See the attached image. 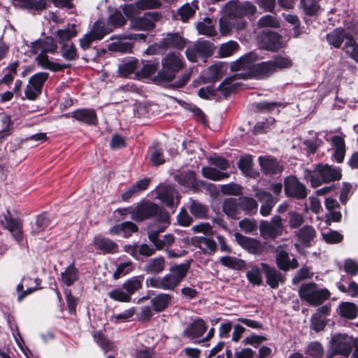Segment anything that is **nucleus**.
Listing matches in <instances>:
<instances>
[{
	"instance_id": "nucleus-62",
	"label": "nucleus",
	"mask_w": 358,
	"mask_h": 358,
	"mask_svg": "<svg viewBox=\"0 0 358 358\" xmlns=\"http://www.w3.org/2000/svg\"><path fill=\"white\" fill-rule=\"evenodd\" d=\"M108 296L117 301L128 303L131 301V296L127 292H124L120 289H114L108 292Z\"/></svg>"
},
{
	"instance_id": "nucleus-44",
	"label": "nucleus",
	"mask_w": 358,
	"mask_h": 358,
	"mask_svg": "<svg viewBox=\"0 0 358 358\" xmlns=\"http://www.w3.org/2000/svg\"><path fill=\"white\" fill-rule=\"evenodd\" d=\"M143 277L141 275L134 276L127 280L122 285V288L126 290L129 296H131L136 291L142 287Z\"/></svg>"
},
{
	"instance_id": "nucleus-28",
	"label": "nucleus",
	"mask_w": 358,
	"mask_h": 358,
	"mask_svg": "<svg viewBox=\"0 0 358 358\" xmlns=\"http://www.w3.org/2000/svg\"><path fill=\"white\" fill-rule=\"evenodd\" d=\"M94 245L103 253L115 254L118 252L119 247L116 243L108 238L96 236L94 239Z\"/></svg>"
},
{
	"instance_id": "nucleus-43",
	"label": "nucleus",
	"mask_w": 358,
	"mask_h": 358,
	"mask_svg": "<svg viewBox=\"0 0 358 358\" xmlns=\"http://www.w3.org/2000/svg\"><path fill=\"white\" fill-rule=\"evenodd\" d=\"M237 78H241L236 73L225 78L218 86L217 90L221 91L222 94L227 97L230 94V93L234 91L236 86L237 83H235L234 81Z\"/></svg>"
},
{
	"instance_id": "nucleus-33",
	"label": "nucleus",
	"mask_w": 358,
	"mask_h": 358,
	"mask_svg": "<svg viewBox=\"0 0 358 358\" xmlns=\"http://www.w3.org/2000/svg\"><path fill=\"white\" fill-rule=\"evenodd\" d=\"M76 24H68L66 28L58 29L56 36L59 38L60 44L69 43L72 38L76 37L78 33Z\"/></svg>"
},
{
	"instance_id": "nucleus-3",
	"label": "nucleus",
	"mask_w": 358,
	"mask_h": 358,
	"mask_svg": "<svg viewBox=\"0 0 358 358\" xmlns=\"http://www.w3.org/2000/svg\"><path fill=\"white\" fill-rule=\"evenodd\" d=\"M185 66V60L181 54L169 52L162 59V69L158 71L154 78L157 83L173 80L176 74L181 71Z\"/></svg>"
},
{
	"instance_id": "nucleus-39",
	"label": "nucleus",
	"mask_w": 358,
	"mask_h": 358,
	"mask_svg": "<svg viewBox=\"0 0 358 358\" xmlns=\"http://www.w3.org/2000/svg\"><path fill=\"white\" fill-rule=\"evenodd\" d=\"M240 210H243L246 214H255L257 212L258 203L251 197L241 196L238 198Z\"/></svg>"
},
{
	"instance_id": "nucleus-26",
	"label": "nucleus",
	"mask_w": 358,
	"mask_h": 358,
	"mask_svg": "<svg viewBox=\"0 0 358 358\" xmlns=\"http://www.w3.org/2000/svg\"><path fill=\"white\" fill-rule=\"evenodd\" d=\"M176 194L173 186L171 185H160L157 189V198L169 207L173 206Z\"/></svg>"
},
{
	"instance_id": "nucleus-24",
	"label": "nucleus",
	"mask_w": 358,
	"mask_h": 358,
	"mask_svg": "<svg viewBox=\"0 0 358 358\" xmlns=\"http://www.w3.org/2000/svg\"><path fill=\"white\" fill-rule=\"evenodd\" d=\"M207 329L206 323L201 318H196L182 332V336L189 339L200 338Z\"/></svg>"
},
{
	"instance_id": "nucleus-16",
	"label": "nucleus",
	"mask_w": 358,
	"mask_h": 358,
	"mask_svg": "<svg viewBox=\"0 0 358 358\" xmlns=\"http://www.w3.org/2000/svg\"><path fill=\"white\" fill-rule=\"evenodd\" d=\"M1 224L10 232L13 238L17 243L23 240L22 221L19 218L13 217L9 210H7L6 215H4V220H1Z\"/></svg>"
},
{
	"instance_id": "nucleus-45",
	"label": "nucleus",
	"mask_w": 358,
	"mask_h": 358,
	"mask_svg": "<svg viewBox=\"0 0 358 358\" xmlns=\"http://www.w3.org/2000/svg\"><path fill=\"white\" fill-rule=\"evenodd\" d=\"M342 49L349 57L358 64V43L354 37L345 41Z\"/></svg>"
},
{
	"instance_id": "nucleus-23",
	"label": "nucleus",
	"mask_w": 358,
	"mask_h": 358,
	"mask_svg": "<svg viewBox=\"0 0 358 358\" xmlns=\"http://www.w3.org/2000/svg\"><path fill=\"white\" fill-rule=\"evenodd\" d=\"M261 266L265 273L266 283L271 288L276 289L278 287L280 283L285 282V276L275 267L270 266L265 263H261Z\"/></svg>"
},
{
	"instance_id": "nucleus-21",
	"label": "nucleus",
	"mask_w": 358,
	"mask_h": 358,
	"mask_svg": "<svg viewBox=\"0 0 358 358\" xmlns=\"http://www.w3.org/2000/svg\"><path fill=\"white\" fill-rule=\"evenodd\" d=\"M187 40L178 33H168L159 42V47L163 49L175 48L182 50L187 45Z\"/></svg>"
},
{
	"instance_id": "nucleus-2",
	"label": "nucleus",
	"mask_w": 358,
	"mask_h": 358,
	"mask_svg": "<svg viewBox=\"0 0 358 358\" xmlns=\"http://www.w3.org/2000/svg\"><path fill=\"white\" fill-rule=\"evenodd\" d=\"M31 48L33 54H38L40 52L36 57V61L42 68L57 71L69 67V64H60L49 60L47 54H54L57 50V45L52 37L38 39L31 43Z\"/></svg>"
},
{
	"instance_id": "nucleus-8",
	"label": "nucleus",
	"mask_w": 358,
	"mask_h": 358,
	"mask_svg": "<svg viewBox=\"0 0 358 358\" xmlns=\"http://www.w3.org/2000/svg\"><path fill=\"white\" fill-rule=\"evenodd\" d=\"M110 31L111 29L106 27L103 21L98 20L95 22L90 31L79 38L78 42L80 48L83 50L89 49L94 41L101 40Z\"/></svg>"
},
{
	"instance_id": "nucleus-34",
	"label": "nucleus",
	"mask_w": 358,
	"mask_h": 358,
	"mask_svg": "<svg viewBox=\"0 0 358 358\" xmlns=\"http://www.w3.org/2000/svg\"><path fill=\"white\" fill-rule=\"evenodd\" d=\"M197 245L205 255H213L217 248V244L214 239L203 236L198 238Z\"/></svg>"
},
{
	"instance_id": "nucleus-11",
	"label": "nucleus",
	"mask_w": 358,
	"mask_h": 358,
	"mask_svg": "<svg viewBox=\"0 0 358 358\" xmlns=\"http://www.w3.org/2000/svg\"><path fill=\"white\" fill-rule=\"evenodd\" d=\"M163 223L159 225L156 226V224H150L148 227V237L150 242L153 243L157 250H162L164 248L166 249V245H165L164 241V236H163V239H160L159 238V234L163 232L170 224L169 215H163L161 217Z\"/></svg>"
},
{
	"instance_id": "nucleus-49",
	"label": "nucleus",
	"mask_w": 358,
	"mask_h": 358,
	"mask_svg": "<svg viewBox=\"0 0 358 358\" xmlns=\"http://www.w3.org/2000/svg\"><path fill=\"white\" fill-rule=\"evenodd\" d=\"M138 64V62L137 59H131L123 62L118 66V75L122 77H127L136 69Z\"/></svg>"
},
{
	"instance_id": "nucleus-51",
	"label": "nucleus",
	"mask_w": 358,
	"mask_h": 358,
	"mask_svg": "<svg viewBox=\"0 0 358 358\" xmlns=\"http://www.w3.org/2000/svg\"><path fill=\"white\" fill-rule=\"evenodd\" d=\"M61 45V54L66 60L73 61L78 58L77 49L73 43Z\"/></svg>"
},
{
	"instance_id": "nucleus-42",
	"label": "nucleus",
	"mask_w": 358,
	"mask_h": 358,
	"mask_svg": "<svg viewBox=\"0 0 358 358\" xmlns=\"http://www.w3.org/2000/svg\"><path fill=\"white\" fill-rule=\"evenodd\" d=\"M196 29L200 34L208 36H214L216 34L212 20L208 17H204L202 21L196 24Z\"/></svg>"
},
{
	"instance_id": "nucleus-25",
	"label": "nucleus",
	"mask_w": 358,
	"mask_h": 358,
	"mask_svg": "<svg viewBox=\"0 0 358 358\" xmlns=\"http://www.w3.org/2000/svg\"><path fill=\"white\" fill-rule=\"evenodd\" d=\"M71 117L88 125H95L97 123V116L94 109L82 108L74 110L71 113Z\"/></svg>"
},
{
	"instance_id": "nucleus-63",
	"label": "nucleus",
	"mask_w": 358,
	"mask_h": 358,
	"mask_svg": "<svg viewBox=\"0 0 358 358\" xmlns=\"http://www.w3.org/2000/svg\"><path fill=\"white\" fill-rule=\"evenodd\" d=\"M126 22V18L119 10H115L108 17V24L114 27H122Z\"/></svg>"
},
{
	"instance_id": "nucleus-13",
	"label": "nucleus",
	"mask_w": 358,
	"mask_h": 358,
	"mask_svg": "<svg viewBox=\"0 0 358 358\" xmlns=\"http://www.w3.org/2000/svg\"><path fill=\"white\" fill-rule=\"evenodd\" d=\"M261 236L265 239H275L282 234L283 225L280 216H274L271 222L262 221L259 226Z\"/></svg>"
},
{
	"instance_id": "nucleus-52",
	"label": "nucleus",
	"mask_w": 358,
	"mask_h": 358,
	"mask_svg": "<svg viewBox=\"0 0 358 358\" xmlns=\"http://www.w3.org/2000/svg\"><path fill=\"white\" fill-rule=\"evenodd\" d=\"M134 8L139 10L157 9L162 7L160 0H138L134 3Z\"/></svg>"
},
{
	"instance_id": "nucleus-48",
	"label": "nucleus",
	"mask_w": 358,
	"mask_h": 358,
	"mask_svg": "<svg viewBox=\"0 0 358 358\" xmlns=\"http://www.w3.org/2000/svg\"><path fill=\"white\" fill-rule=\"evenodd\" d=\"M248 280L254 286H259L262 283V274L261 269L257 266H252L246 272Z\"/></svg>"
},
{
	"instance_id": "nucleus-53",
	"label": "nucleus",
	"mask_w": 358,
	"mask_h": 358,
	"mask_svg": "<svg viewBox=\"0 0 358 358\" xmlns=\"http://www.w3.org/2000/svg\"><path fill=\"white\" fill-rule=\"evenodd\" d=\"M78 279V271L73 266H69L64 272L62 273L63 282L71 286Z\"/></svg>"
},
{
	"instance_id": "nucleus-57",
	"label": "nucleus",
	"mask_w": 358,
	"mask_h": 358,
	"mask_svg": "<svg viewBox=\"0 0 358 358\" xmlns=\"http://www.w3.org/2000/svg\"><path fill=\"white\" fill-rule=\"evenodd\" d=\"M238 44L233 41L222 44L219 50V54L221 57H227L233 55L238 50Z\"/></svg>"
},
{
	"instance_id": "nucleus-1",
	"label": "nucleus",
	"mask_w": 358,
	"mask_h": 358,
	"mask_svg": "<svg viewBox=\"0 0 358 358\" xmlns=\"http://www.w3.org/2000/svg\"><path fill=\"white\" fill-rule=\"evenodd\" d=\"M224 14L220 19V31L222 35L229 34L233 28L243 29L247 22L243 18L257 12L256 6L250 1H230L224 6Z\"/></svg>"
},
{
	"instance_id": "nucleus-4",
	"label": "nucleus",
	"mask_w": 358,
	"mask_h": 358,
	"mask_svg": "<svg viewBox=\"0 0 358 358\" xmlns=\"http://www.w3.org/2000/svg\"><path fill=\"white\" fill-rule=\"evenodd\" d=\"M292 61L287 57H275L273 59L255 64L250 71V77L265 79L278 71L292 66Z\"/></svg>"
},
{
	"instance_id": "nucleus-14",
	"label": "nucleus",
	"mask_w": 358,
	"mask_h": 358,
	"mask_svg": "<svg viewBox=\"0 0 358 358\" xmlns=\"http://www.w3.org/2000/svg\"><path fill=\"white\" fill-rule=\"evenodd\" d=\"M161 17L159 12H148L141 17L131 20L130 26L134 30L150 31L155 28V22Z\"/></svg>"
},
{
	"instance_id": "nucleus-19",
	"label": "nucleus",
	"mask_w": 358,
	"mask_h": 358,
	"mask_svg": "<svg viewBox=\"0 0 358 358\" xmlns=\"http://www.w3.org/2000/svg\"><path fill=\"white\" fill-rule=\"evenodd\" d=\"M355 341L348 336H338L333 339L331 350L334 354L348 357L350 354Z\"/></svg>"
},
{
	"instance_id": "nucleus-37",
	"label": "nucleus",
	"mask_w": 358,
	"mask_h": 358,
	"mask_svg": "<svg viewBox=\"0 0 358 358\" xmlns=\"http://www.w3.org/2000/svg\"><path fill=\"white\" fill-rule=\"evenodd\" d=\"M19 64L18 61H15L8 64V65L3 69V76L0 80V84L9 85L13 83L14 77L17 74Z\"/></svg>"
},
{
	"instance_id": "nucleus-5",
	"label": "nucleus",
	"mask_w": 358,
	"mask_h": 358,
	"mask_svg": "<svg viewBox=\"0 0 358 358\" xmlns=\"http://www.w3.org/2000/svg\"><path fill=\"white\" fill-rule=\"evenodd\" d=\"M131 218L138 222H143L145 220L154 218L156 226L163 223L161 217L169 215V214L161 209L157 204L146 201L138 203L131 211Z\"/></svg>"
},
{
	"instance_id": "nucleus-54",
	"label": "nucleus",
	"mask_w": 358,
	"mask_h": 358,
	"mask_svg": "<svg viewBox=\"0 0 358 358\" xmlns=\"http://www.w3.org/2000/svg\"><path fill=\"white\" fill-rule=\"evenodd\" d=\"M301 8L306 15H315L320 10V5L317 0H301Z\"/></svg>"
},
{
	"instance_id": "nucleus-12",
	"label": "nucleus",
	"mask_w": 358,
	"mask_h": 358,
	"mask_svg": "<svg viewBox=\"0 0 358 358\" xmlns=\"http://www.w3.org/2000/svg\"><path fill=\"white\" fill-rule=\"evenodd\" d=\"M49 74L46 72H39L33 75L29 80L24 90L27 99L35 100L42 92V88L48 78Z\"/></svg>"
},
{
	"instance_id": "nucleus-17",
	"label": "nucleus",
	"mask_w": 358,
	"mask_h": 358,
	"mask_svg": "<svg viewBox=\"0 0 358 358\" xmlns=\"http://www.w3.org/2000/svg\"><path fill=\"white\" fill-rule=\"evenodd\" d=\"M234 237L238 244L251 254L260 255L264 251V245L255 238L245 236L238 232L234 234Z\"/></svg>"
},
{
	"instance_id": "nucleus-7",
	"label": "nucleus",
	"mask_w": 358,
	"mask_h": 358,
	"mask_svg": "<svg viewBox=\"0 0 358 358\" xmlns=\"http://www.w3.org/2000/svg\"><path fill=\"white\" fill-rule=\"evenodd\" d=\"M342 174L339 169L328 164H317L314 173L310 176V183L313 187L320 186L322 182L338 180Z\"/></svg>"
},
{
	"instance_id": "nucleus-41",
	"label": "nucleus",
	"mask_w": 358,
	"mask_h": 358,
	"mask_svg": "<svg viewBox=\"0 0 358 358\" xmlns=\"http://www.w3.org/2000/svg\"><path fill=\"white\" fill-rule=\"evenodd\" d=\"M13 130V122L10 116L3 115L0 117V140H4L11 135Z\"/></svg>"
},
{
	"instance_id": "nucleus-64",
	"label": "nucleus",
	"mask_w": 358,
	"mask_h": 358,
	"mask_svg": "<svg viewBox=\"0 0 358 358\" xmlns=\"http://www.w3.org/2000/svg\"><path fill=\"white\" fill-rule=\"evenodd\" d=\"M304 222L302 214L296 211L289 213V226L291 229H299Z\"/></svg>"
},
{
	"instance_id": "nucleus-6",
	"label": "nucleus",
	"mask_w": 358,
	"mask_h": 358,
	"mask_svg": "<svg viewBox=\"0 0 358 358\" xmlns=\"http://www.w3.org/2000/svg\"><path fill=\"white\" fill-rule=\"evenodd\" d=\"M299 294L301 299L314 306L322 304L330 296V292L327 289H319L315 282L301 285Z\"/></svg>"
},
{
	"instance_id": "nucleus-20",
	"label": "nucleus",
	"mask_w": 358,
	"mask_h": 358,
	"mask_svg": "<svg viewBox=\"0 0 358 358\" xmlns=\"http://www.w3.org/2000/svg\"><path fill=\"white\" fill-rule=\"evenodd\" d=\"M258 161L262 173L266 176L276 175L283 170L282 166L271 156H260Z\"/></svg>"
},
{
	"instance_id": "nucleus-59",
	"label": "nucleus",
	"mask_w": 358,
	"mask_h": 358,
	"mask_svg": "<svg viewBox=\"0 0 358 358\" xmlns=\"http://www.w3.org/2000/svg\"><path fill=\"white\" fill-rule=\"evenodd\" d=\"M49 225V219L45 214H41L36 218L34 225L32 226V234H38Z\"/></svg>"
},
{
	"instance_id": "nucleus-10",
	"label": "nucleus",
	"mask_w": 358,
	"mask_h": 358,
	"mask_svg": "<svg viewBox=\"0 0 358 358\" xmlns=\"http://www.w3.org/2000/svg\"><path fill=\"white\" fill-rule=\"evenodd\" d=\"M259 59V57L255 52H250L234 61L231 64V70L233 71H246L245 73H236L242 79H248L250 77V71L255 66V62Z\"/></svg>"
},
{
	"instance_id": "nucleus-47",
	"label": "nucleus",
	"mask_w": 358,
	"mask_h": 358,
	"mask_svg": "<svg viewBox=\"0 0 358 358\" xmlns=\"http://www.w3.org/2000/svg\"><path fill=\"white\" fill-rule=\"evenodd\" d=\"M201 173L206 178L215 181L221 180L229 177L228 173L220 172L217 169L210 166L203 167Z\"/></svg>"
},
{
	"instance_id": "nucleus-60",
	"label": "nucleus",
	"mask_w": 358,
	"mask_h": 358,
	"mask_svg": "<svg viewBox=\"0 0 358 358\" xmlns=\"http://www.w3.org/2000/svg\"><path fill=\"white\" fill-rule=\"evenodd\" d=\"M150 161L155 166H159L165 163L166 159L162 148H152L150 150Z\"/></svg>"
},
{
	"instance_id": "nucleus-50",
	"label": "nucleus",
	"mask_w": 358,
	"mask_h": 358,
	"mask_svg": "<svg viewBox=\"0 0 358 358\" xmlns=\"http://www.w3.org/2000/svg\"><path fill=\"white\" fill-rule=\"evenodd\" d=\"M189 209L191 213L196 218L203 219L208 216V207L197 201L194 200L191 202Z\"/></svg>"
},
{
	"instance_id": "nucleus-61",
	"label": "nucleus",
	"mask_w": 358,
	"mask_h": 358,
	"mask_svg": "<svg viewBox=\"0 0 358 358\" xmlns=\"http://www.w3.org/2000/svg\"><path fill=\"white\" fill-rule=\"evenodd\" d=\"M22 6L39 12L46 8L47 0H24Z\"/></svg>"
},
{
	"instance_id": "nucleus-30",
	"label": "nucleus",
	"mask_w": 358,
	"mask_h": 358,
	"mask_svg": "<svg viewBox=\"0 0 358 358\" xmlns=\"http://www.w3.org/2000/svg\"><path fill=\"white\" fill-rule=\"evenodd\" d=\"M173 296L169 294L160 293L153 297L150 303L152 309L157 313L164 311L171 303Z\"/></svg>"
},
{
	"instance_id": "nucleus-55",
	"label": "nucleus",
	"mask_w": 358,
	"mask_h": 358,
	"mask_svg": "<svg viewBox=\"0 0 358 358\" xmlns=\"http://www.w3.org/2000/svg\"><path fill=\"white\" fill-rule=\"evenodd\" d=\"M252 164V157L248 155L241 157L238 162V167L244 174L251 176Z\"/></svg>"
},
{
	"instance_id": "nucleus-9",
	"label": "nucleus",
	"mask_w": 358,
	"mask_h": 358,
	"mask_svg": "<svg viewBox=\"0 0 358 358\" xmlns=\"http://www.w3.org/2000/svg\"><path fill=\"white\" fill-rule=\"evenodd\" d=\"M214 45L212 43L206 40H198L193 45L187 47L185 54L188 60L196 62L197 58L208 57L214 51Z\"/></svg>"
},
{
	"instance_id": "nucleus-32",
	"label": "nucleus",
	"mask_w": 358,
	"mask_h": 358,
	"mask_svg": "<svg viewBox=\"0 0 358 358\" xmlns=\"http://www.w3.org/2000/svg\"><path fill=\"white\" fill-rule=\"evenodd\" d=\"M332 146L334 148L333 157L338 162L343 161L345 155V144L343 137L334 136L331 138Z\"/></svg>"
},
{
	"instance_id": "nucleus-15",
	"label": "nucleus",
	"mask_w": 358,
	"mask_h": 358,
	"mask_svg": "<svg viewBox=\"0 0 358 358\" xmlns=\"http://www.w3.org/2000/svg\"><path fill=\"white\" fill-rule=\"evenodd\" d=\"M285 192L288 196L303 199L307 196L306 186L294 176H290L284 181Z\"/></svg>"
},
{
	"instance_id": "nucleus-27",
	"label": "nucleus",
	"mask_w": 358,
	"mask_h": 358,
	"mask_svg": "<svg viewBox=\"0 0 358 358\" xmlns=\"http://www.w3.org/2000/svg\"><path fill=\"white\" fill-rule=\"evenodd\" d=\"M326 38L330 45L336 48H340L344 40L348 41L350 38H353V36L347 33L343 29L336 28L328 34Z\"/></svg>"
},
{
	"instance_id": "nucleus-36",
	"label": "nucleus",
	"mask_w": 358,
	"mask_h": 358,
	"mask_svg": "<svg viewBox=\"0 0 358 358\" xmlns=\"http://www.w3.org/2000/svg\"><path fill=\"white\" fill-rule=\"evenodd\" d=\"M192 260L187 261L185 263L177 264L173 266L170 268V274L173 278L178 282V284L184 279L186 276Z\"/></svg>"
},
{
	"instance_id": "nucleus-58",
	"label": "nucleus",
	"mask_w": 358,
	"mask_h": 358,
	"mask_svg": "<svg viewBox=\"0 0 358 358\" xmlns=\"http://www.w3.org/2000/svg\"><path fill=\"white\" fill-rule=\"evenodd\" d=\"M134 358H159L158 354L153 348L142 346L136 349L134 354Z\"/></svg>"
},
{
	"instance_id": "nucleus-35",
	"label": "nucleus",
	"mask_w": 358,
	"mask_h": 358,
	"mask_svg": "<svg viewBox=\"0 0 358 358\" xmlns=\"http://www.w3.org/2000/svg\"><path fill=\"white\" fill-rule=\"evenodd\" d=\"M192 260L187 261L185 263L177 264L173 266L170 268V274L173 278L178 282V284L184 279L186 276Z\"/></svg>"
},
{
	"instance_id": "nucleus-29",
	"label": "nucleus",
	"mask_w": 358,
	"mask_h": 358,
	"mask_svg": "<svg viewBox=\"0 0 358 358\" xmlns=\"http://www.w3.org/2000/svg\"><path fill=\"white\" fill-rule=\"evenodd\" d=\"M222 211L233 220H238L240 215V207L238 199L228 198L224 199L222 205Z\"/></svg>"
},
{
	"instance_id": "nucleus-31",
	"label": "nucleus",
	"mask_w": 358,
	"mask_h": 358,
	"mask_svg": "<svg viewBox=\"0 0 358 358\" xmlns=\"http://www.w3.org/2000/svg\"><path fill=\"white\" fill-rule=\"evenodd\" d=\"M166 267L165 259L162 256L150 259L145 265L144 271L149 273L157 275L163 272Z\"/></svg>"
},
{
	"instance_id": "nucleus-56",
	"label": "nucleus",
	"mask_w": 358,
	"mask_h": 358,
	"mask_svg": "<svg viewBox=\"0 0 358 358\" xmlns=\"http://www.w3.org/2000/svg\"><path fill=\"white\" fill-rule=\"evenodd\" d=\"M305 353L312 358H322L324 355V349L320 343L312 342L308 345Z\"/></svg>"
},
{
	"instance_id": "nucleus-38",
	"label": "nucleus",
	"mask_w": 358,
	"mask_h": 358,
	"mask_svg": "<svg viewBox=\"0 0 358 358\" xmlns=\"http://www.w3.org/2000/svg\"><path fill=\"white\" fill-rule=\"evenodd\" d=\"M198 2L193 1L191 3H187L178 9V14L182 22H187L192 18L198 9Z\"/></svg>"
},
{
	"instance_id": "nucleus-46",
	"label": "nucleus",
	"mask_w": 358,
	"mask_h": 358,
	"mask_svg": "<svg viewBox=\"0 0 358 358\" xmlns=\"http://www.w3.org/2000/svg\"><path fill=\"white\" fill-rule=\"evenodd\" d=\"M158 69V62H148L144 64L141 69L136 73V76L139 78H148L153 75Z\"/></svg>"
},
{
	"instance_id": "nucleus-40",
	"label": "nucleus",
	"mask_w": 358,
	"mask_h": 358,
	"mask_svg": "<svg viewBox=\"0 0 358 358\" xmlns=\"http://www.w3.org/2000/svg\"><path fill=\"white\" fill-rule=\"evenodd\" d=\"M338 308L340 315L347 319H355L358 315V307L352 302H343Z\"/></svg>"
},
{
	"instance_id": "nucleus-18",
	"label": "nucleus",
	"mask_w": 358,
	"mask_h": 358,
	"mask_svg": "<svg viewBox=\"0 0 358 358\" xmlns=\"http://www.w3.org/2000/svg\"><path fill=\"white\" fill-rule=\"evenodd\" d=\"M298 243H294L295 248L299 250L301 245L310 247L316 237V231L310 225H304L294 231Z\"/></svg>"
},
{
	"instance_id": "nucleus-22",
	"label": "nucleus",
	"mask_w": 358,
	"mask_h": 358,
	"mask_svg": "<svg viewBox=\"0 0 358 358\" xmlns=\"http://www.w3.org/2000/svg\"><path fill=\"white\" fill-rule=\"evenodd\" d=\"M259 45L262 49L278 51L282 47L281 36L275 32L264 33L260 38Z\"/></svg>"
}]
</instances>
